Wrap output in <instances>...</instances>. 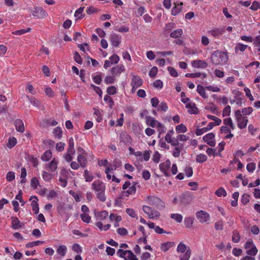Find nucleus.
<instances>
[{"mask_svg": "<svg viewBox=\"0 0 260 260\" xmlns=\"http://www.w3.org/2000/svg\"><path fill=\"white\" fill-rule=\"evenodd\" d=\"M116 253L120 257L123 258L125 260H126V257H127V255H132V251L129 250H123L122 249H119L118 250Z\"/></svg>", "mask_w": 260, "mask_h": 260, "instance_id": "nucleus-25", "label": "nucleus"}, {"mask_svg": "<svg viewBox=\"0 0 260 260\" xmlns=\"http://www.w3.org/2000/svg\"><path fill=\"white\" fill-rule=\"evenodd\" d=\"M110 41L113 46L117 47L121 42V37L116 34H112L110 36Z\"/></svg>", "mask_w": 260, "mask_h": 260, "instance_id": "nucleus-15", "label": "nucleus"}, {"mask_svg": "<svg viewBox=\"0 0 260 260\" xmlns=\"http://www.w3.org/2000/svg\"><path fill=\"white\" fill-rule=\"evenodd\" d=\"M126 212L129 216L133 218H138L137 215L135 212V211L131 208H127L126 209Z\"/></svg>", "mask_w": 260, "mask_h": 260, "instance_id": "nucleus-60", "label": "nucleus"}, {"mask_svg": "<svg viewBox=\"0 0 260 260\" xmlns=\"http://www.w3.org/2000/svg\"><path fill=\"white\" fill-rule=\"evenodd\" d=\"M197 218L201 223L206 222L210 218L209 214L206 211L201 210L196 213Z\"/></svg>", "mask_w": 260, "mask_h": 260, "instance_id": "nucleus-10", "label": "nucleus"}, {"mask_svg": "<svg viewBox=\"0 0 260 260\" xmlns=\"http://www.w3.org/2000/svg\"><path fill=\"white\" fill-rule=\"evenodd\" d=\"M223 32L224 30H223L222 29H215L211 30V34L214 37H218L221 35Z\"/></svg>", "mask_w": 260, "mask_h": 260, "instance_id": "nucleus-57", "label": "nucleus"}, {"mask_svg": "<svg viewBox=\"0 0 260 260\" xmlns=\"http://www.w3.org/2000/svg\"><path fill=\"white\" fill-rule=\"evenodd\" d=\"M192 66L194 68H206L208 66V63L202 60H193L191 62Z\"/></svg>", "mask_w": 260, "mask_h": 260, "instance_id": "nucleus-20", "label": "nucleus"}, {"mask_svg": "<svg viewBox=\"0 0 260 260\" xmlns=\"http://www.w3.org/2000/svg\"><path fill=\"white\" fill-rule=\"evenodd\" d=\"M31 30V28L30 27H28L27 29H19L16 31H15L13 32V34L16 35H23L26 32H29Z\"/></svg>", "mask_w": 260, "mask_h": 260, "instance_id": "nucleus-56", "label": "nucleus"}, {"mask_svg": "<svg viewBox=\"0 0 260 260\" xmlns=\"http://www.w3.org/2000/svg\"><path fill=\"white\" fill-rule=\"evenodd\" d=\"M107 92L109 95L115 94L117 92V89L114 86H110L107 88Z\"/></svg>", "mask_w": 260, "mask_h": 260, "instance_id": "nucleus-58", "label": "nucleus"}, {"mask_svg": "<svg viewBox=\"0 0 260 260\" xmlns=\"http://www.w3.org/2000/svg\"><path fill=\"white\" fill-rule=\"evenodd\" d=\"M176 131L178 133H184L187 131V128L184 124H180L176 126Z\"/></svg>", "mask_w": 260, "mask_h": 260, "instance_id": "nucleus-48", "label": "nucleus"}, {"mask_svg": "<svg viewBox=\"0 0 260 260\" xmlns=\"http://www.w3.org/2000/svg\"><path fill=\"white\" fill-rule=\"evenodd\" d=\"M215 194L218 197H225L226 196V192L225 189L222 187H220L215 191Z\"/></svg>", "mask_w": 260, "mask_h": 260, "instance_id": "nucleus-54", "label": "nucleus"}, {"mask_svg": "<svg viewBox=\"0 0 260 260\" xmlns=\"http://www.w3.org/2000/svg\"><path fill=\"white\" fill-rule=\"evenodd\" d=\"M147 225L150 229H154L156 233L160 234L162 233L170 234V232H167L163 229L160 228L159 226H155L153 222L149 221L147 223Z\"/></svg>", "mask_w": 260, "mask_h": 260, "instance_id": "nucleus-18", "label": "nucleus"}, {"mask_svg": "<svg viewBox=\"0 0 260 260\" xmlns=\"http://www.w3.org/2000/svg\"><path fill=\"white\" fill-rule=\"evenodd\" d=\"M174 5L175 6L172 10V14L173 15L176 16L181 11L183 3L182 2L178 4L174 3Z\"/></svg>", "mask_w": 260, "mask_h": 260, "instance_id": "nucleus-29", "label": "nucleus"}, {"mask_svg": "<svg viewBox=\"0 0 260 260\" xmlns=\"http://www.w3.org/2000/svg\"><path fill=\"white\" fill-rule=\"evenodd\" d=\"M214 137L215 135L213 133H210L204 136L203 139L211 147H214L216 144L215 140H213Z\"/></svg>", "mask_w": 260, "mask_h": 260, "instance_id": "nucleus-11", "label": "nucleus"}, {"mask_svg": "<svg viewBox=\"0 0 260 260\" xmlns=\"http://www.w3.org/2000/svg\"><path fill=\"white\" fill-rule=\"evenodd\" d=\"M205 89L203 86L198 85L197 86V91L198 93L204 99H207L208 96L206 95Z\"/></svg>", "mask_w": 260, "mask_h": 260, "instance_id": "nucleus-34", "label": "nucleus"}, {"mask_svg": "<svg viewBox=\"0 0 260 260\" xmlns=\"http://www.w3.org/2000/svg\"><path fill=\"white\" fill-rule=\"evenodd\" d=\"M145 119L147 125L152 127H155L157 126L158 122H159V121L155 120L154 118L150 116H146L145 117Z\"/></svg>", "mask_w": 260, "mask_h": 260, "instance_id": "nucleus-21", "label": "nucleus"}, {"mask_svg": "<svg viewBox=\"0 0 260 260\" xmlns=\"http://www.w3.org/2000/svg\"><path fill=\"white\" fill-rule=\"evenodd\" d=\"M136 186H139V183L138 182H134L132 185L129 187L128 190L122 192V196L123 197H127L131 194H134L136 192Z\"/></svg>", "mask_w": 260, "mask_h": 260, "instance_id": "nucleus-8", "label": "nucleus"}, {"mask_svg": "<svg viewBox=\"0 0 260 260\" xmlns=\"http://www.w3.org/2000/svg\"><path fill=\"white\" fill-rule=\"evenodd\" d=\"M146 201L150 206H154L158 210L163 209L165 207V203L156 197L148 196Z\"/></svg>", "mask_w": 260, "mask_h": 260, "instance_id": "nucleus-2", "label": "nucleus"}, {"mask_svg": "<svg viewBox=\"0 0 260 260\" xmlns=\"http://www.w3.org/2000/svg\"><path fill=\"white\" fill-rule=\"evenodd\" d=\"M12 228L14 230H17L22 226V223L20 222L16 217H12Z\"/></svg>", "mask_w": 260, "mask_h": 260, "instance_id": "nucleus-27", "label": "nucleus"}, {"mask_svg": "<svg viewBox=\"0 0 260 260\" xmlns=\"http://www.w3.org/2000/svg\"><path fill=\"white\" fill-rule=\"evenodd\" d=\"M116 80V78L112 75L107 76L104 79V82L106 84H111L114 83Z\"/></svg>", "mask_w": 260, "mask_h": 260, "instance_id": "nucleus-40", "label": "nucleus"}, {"mask_svg": "<svg viewBox=\"0 0 260 260\" xmlns=\"http://www.w3.org/2000/svg\"><path fill=\"white\" fill-rule=\"evenodd\" d=\"M92 188L95 190L97 192L101 191H105V185L104 184L99 181H94L92 184Z\"/></svg>", "mask_w": 260, "mask_h": 260, "instance_id": "nucleus-13", "label": "nucleus"}, {"mask_svg": "<svg viewBox=\"0 0 260 260\" xmlns=\"http://www.w3.org/2000/svg\"><path fill=\"white\" fill-rule=\"evenodd\" d=\"M184 224L187 228H190L193 222V218L190 217H186L184 219Z\"/></svg>", "mask_w": 260, "mask_h": 260, "instance_id": "nucleus-49", "label": "nucleus"}, {"mask_svg": "<svg viewBox=\"0 0 260 260\" xmlns=\"http://www.w3.org/2000/svg\"><path fill=\"white\" fill-rule=\"evenodd\" d=\"M119 138L120 141L123 142L125 144H130L132 142L131 137L127 133L125 132L120 133Z\"/></svg>", "mask_w": 260, "mask_h": 260, "instance_id": "nucleus-19", "label": "nucleus"}, {"mask_svg": "<svg viewBox=\"0 0 260 260\" xmlns=\"http://www.w3.org/2000/svg\"><path fill=\"white\" fill-rule=\"evenodd\" d=\"M188 249V247L186 246V245L181 242L180 243L178 246H177V251L178 252V253H184V252H185L186 251H187Z\"/></svg>", "mask_w": 260, "mask_h": 260, "instance_id": "nucleus-38", "label": "nucleus"}, {"mask_svg": "<svg viewBox=\"0 0 260 260\" xmlns=\"http://www.w3.org/2000/svg\"><path fill=\"white\" fill-rule=\"evenodd\" d=\"M42 177H43V179L45 181L49 182L52 179L53 175L51 174H50L45 171H44L42 172Z\"/></svg>", "mask_w": 260, "mask_h": 260, "instance_id": "nucleus-46", "label": "nucleus"}, {"mask_svg": "<svg viewBox=\"0 0 260 260\" xmlns=\"http://www.w3.org/2000/svg\"><path fill=\"white\" fill-rule=\"evenodd\" d=\"M84 7H80L74 13V16L77 18V19H81L85 16L84 14H82Z\"/></svg>", "mask_w": 260, "mask_h": 260, "instance_id": "nucleus-32", "label": "nucleus"}, {"mask_svg": "<svg viewBox=\"0 0 260 260\" xmlns=\"http://www.w3.org/2000/svg\"><path fill=\"white\" fill-rule=\"evenodd\" d=\"M248 46L242 43H237L235 47V51L236 53H238L239 51L243 52L247 48Z\"/></svg>", "mask_w": 260, "mask_h": 260, "instance_id": "nucleus-31", "label": "nucleus"}, {"mask_svg": "<svg viewBox=\"0 0 260 260\" xmlns=\"http://www.w3.org/2000/svg\"><path fill=\"white\" fill-rule=\"evenodd\" d=\"M72 250L76 253H81L82 249L79 244L76 243L74 244L72 246Z\"/></svg>", "mask_w": 260, "mask_h": 260, "instance_id": "nucleus-61", "label": "nucleus"}, {"mask_svg": "<svg viewBox=\"0 0 260 260\" xmlns=\"http://www.w3.org/2000/svg\"><path fill=\"white\" fill-rule=\"evenodd\" d=\"M39 184L38 179L36 177H33L30 181V186L34 189L37 188Z\"/></svg>", "mask_w": 260, "mask_h": 260, "instance_id": "nucleus-64", "label": "nucleus"}, {"mask_svg": "<svg viewBox=\"0 0 260 260\" xmlns=\"http://www.w3.org/2000/svg\"><path fill=\"white\" fill-rule=\"evenodd\" d=\"M240 240V236L239 233L237 230H235L233 232L232 241L234 243H238Z\"/></svg>", "mask_w": 260, "mask_h": 260, "instance_id": "nucleus-44", "label": "nucleus"}, {"mask_svg": "<svg viewBox=\"0 0 260 260\" xmlns=\"http://www.w3.org/2000/svg\"><path fill=\"white\" fill-rule=\"evenodd\" d=\"M183 147L182 144H180V146H176L172 153L173 156L175 157H178L180 154V152Z\"/></svg>", "mask_w": 260, "mask_h": 260, "instance_id": "nucleus-42", "label": "nucleus"}, {"mask_svg": "<svg viewBox=\"0 0 260 260\" xmlns=\"http://www.w3.org/2000/svg\"><path fill=\"white\" fill-rule=\"evenodd\" d=\"M16 139L14 137H10L9 139L7 146L9 148H12L16 144Z\"/></svg>", "mask_w": 260, "mask_h": 260, "instance_id": "nucleus-45", "label": "nucleus"}, {"mask_svg": "<svg viewBox=\"0 0 260 260\" xmlns=\"http://www.w3.org/2000/svg\"><path fill=\"white\" fill-rule=\"evenodd\" d=\"M185 107L188 109V112L189 114H197L199 113L198 108L196 107V104L192 102L186 103Z\"/></svg>", "mask_w": 260, "mask_h": 260, "instance_id": "nucleus-17", "label": "nucleus"}, {"mask_svg": "<svg viewBox=\"0 0 260 260\" xmlns=\"http://www.w3.org/2000/svg\"><path fill=\"white\" fill-rule=\"evenodd\" d=\"M160 154L157 151L154 152L152 156V160L155 162L158 163L160 160Z\"/></svg>", "mask_w": 260, "mask_h": 260, "instance_id": "nucleus-59", "label": "nucleus"}, {"mask_svg": "<svg viewBox=\"0 0 260 260\" xmlns=\"http://www.w3.org/2000/svg\"><path fill=\"white\" fill-rule=\"evenodd\" d=\"M53 134L58 139H60L62 135V132L61 128L59 126L55 127L53 130Z\"/></svg>", "mask_w": 260, "mask_h": 260, "instance_id": "nucleus-39", "label": "nucleus"}, {"mask_svg": "<svg viewBox=\"0 0 260 260\" xmlns=\"http://www.w3.org/2000/svg\"><path fill=\"white\" fill-rule=\"evenodd\" d=\"M94 215L97 220H103L108 216V212L106 210L100 212H95Z\"/></svg>", "mask_w": 260, "mask_h": 260, "instance_id": "nucleus-22", "label": "nucleus"}, {"mask_svg": "<svg viewBox=\"0 0 260 260\" xmlns=\"http://www.w3.org/2000/svg\"><path fill=\"white\" fill-rule=\"evenodd\" d=\"M246 169L250 173H252L255 169V164L253 162L248 163L247 165Z\"/></svg>", "mask_w": 260, "mask_h": 260, "instance_id": "nucleus-63", "label": "nucleus"}, {"mask_svg": "<svg viewBox=\"0 0 260 260\" xmlns=\"http://www.w3.org/2000/svg\"><path fill=\"white\" fill-rule=\"evenodd\" d=\"M125 70L124 67L123 65H117L113 67L111 70V74L114 76L115 78L119 76L121 73L124 72Z\"/></svg>", "mask_w": 260, "mask_h": 260, "instance_id": "nucleus-12", "label": "nucleus"}, {"mask_svg": "<svg viewBox=\"0 0 260 260\" xmlns=\"http://www.w3.org/2000/svg\"><path fill=\"white\" fill-rule=\"evenodd\" d=\"M44 241H34V242H29L26 244V248H31L34 246H38L40 244H42L44 243Z\"/></svg>", "mask_w": 260, "mask_h": 260, "instance_id": "nucleus-52", "label": "nucleus"}, {"mask_svg": "<svg viewBox=\"0 0 260 260\" xmlns=\"http://www.w3.org/2000/svg\"><path fill=\"white\" fill-rule=\"evenodd\" d=\"M84 176L86 182H90L93 179V175L90 174L87 170L84 171Z\"/></svg>", "mask_w": 260, "mask_h": 260, "instance_id": "nucleus-50", "label": "nucleus"}, {"mask_svg": "<svg viewBox=\"0 0 260 260\" xmlns=\"http://www.w3.org/2000/svg\"><path fill=\"white\" fill-rule=\"evenodd\" d=\"M191 255V249L188 247V249L183 254L179 256L180 260H189Z\"/></svg>", "mask_w": 260, "mask_h": 260, "instance_id": "nucleus-37", "label": "nucleus"}, {"mask_svg": "<svg viewBox=\"0 0 260 260\" xmlns=\"http://www.w3.org/2000/svg\"><path fill=\"white\" fill-rule=\"evenodd\" d=\"M212 63L215 65H223L228 60V55L224 52L216 50L214 51L211 56Z\"/></svg>", "mask_w": 260, "mask_h": 260, "instance_id": "nucleus-1", "label": "nucleus"}, {"mask_svg": "<svg viewBox=\"0 0 260 260\" xmlns=\"http://www.w3.org/2000/svg\"><path fill=\"white\" fill-rule=\"evenodd\" d=\"M183 34V30L181 28L176 29L170 34V37L172 38H179Z\"/></svg>", "mask_w": 260, "mask_h": 260, "instance_id": "nucleus-33", "label": "nucleus"}, {"mask_svg": "<svg viewBox=\"0 0 260 260\" xmlns=\"http://www.w3.org/2000/svg\"><path fill=\"white\" fill-rule=\"evenodd\" d=\"M245 249H247L246 254L249 255L254 256L257 253V249L255 247L252 240L247 241L244 245Z\"/></svg>", "mask_w": 260, "mask_h": 260, "instance_id": "nucleus-4", "label": "nucleus"}, {"mask_svg": "<svg viewBox=\"0 0 260 260\" xmlns=\"http://www.w3.org/2000/svg\"><path fill=\"white\" fill-rule=\"evenodd\" d=\"M52 157V152L50 150H46L41 156L42 160L48 161Z\"/></svg>", "mask_w": 260, "mask_h": 260, "instance_id": "nucleus-36", "label": "nucleus"}, {"mask_svg": "<svg viewBox=\"0 0 260 260\" xmlns=\"http://www.w3.org/2000/svg\"><path fill=\"white\" fill-rule=\"evenodd\" d=\"M170 217L179 223L181 222L183 219L182 215L181 214L177 213L171 214L170 215Z\"/></svg>", "mask_w": 260, "mask_h": 260, "instance_id": "nucleus-43", "label": "nucleus"}, {"mask_svg": "<svg viewBox=\"0 0 260 260\" xmlns=\"http://www.w3.org/2000/svg\"><path fill=\"white\" fill-rule=\"evenodd\" d=\"M156 127L157 128V131L159 132V135L158 136V137L159 138L160 134L165 132V127L164 124H162L159 122H158L157 125Z\"/></svg>", "mask_w": 260, "mask_h": 260, "instance_id": "nucleus-51", "label": "nucleus"}, {"mask_svg": "<svg viewBox=\"0 0 260 260\" xmlns=\"http://www.w3.org/2000/svg\"><path fill=\"white\" fill-rule=\"evenodd\" d=\"M27 98L28 99L30 103L34 106L38 107L40 105V101L36 99V98L32 96L29 97L28 96H27Z\"/></svg>", "mask_w": 260, "mask_h": 260, "instance_id": "nucleus-47", "label": "nucleus"}, {"mask_svg": "<svg viewBox=\"0 0 260 260\" xmlns=\"http://www.w3.org/2000/svg\"><path fill=\"white\" fill-rule=\"evenodd\" d=\"M171 167V161L169 160H167L165 162H161L159 164V169L166 176H169L170 174L168 171Z\"/></svg>", "mask_w": 260, "mask_h": 260, "instance_id": "nucleus-9", "label": "nucleus"}, {"mask_svg": "<svg viewBox=\"0 0 260 260\" xmlns=\"http://www.w3.org/2000/svg\"><path fill=\"white\" fill-rule=\"evenodd\" d=\"M31 199H34L31 202V205L32 206V209L34 211L35 214H37L39 211V204L38 203V198L36 196H31L30 198Z\"/></svg>", "mask_w": 260, "mask_h": 260, "instance_id": "nucleus-23", "label": "nucleus"}, {"mask_svg": "<svg viewBox=\"0 0 260 260\" xmlns=\"http://www.w3.org/2000/svg\"><path fill=\"white\" fill-rule=\"evenodd\" d=\"M77 161L79 165L82 168H85L87 164V158L85 156L82 154H79L77 157Z\"/></svg>", "mask_w": 260, "mask_h": 260, "instance_id": "nucleus-26", "label": "nucleus"}, {"mask_svg": "<svg viewBox=\"0 0 260 260\" xmlns=\"http://www.w3.org/2000/svg\"><path fill=\"white\" fill-rule=\"evenodd\" d=\"M174 242H167L166 243H161L160 245V249L164 252H166L169 249L174 245Z\"/></svg>", "mask_w": 260, "mask_h": 260, "instance_id": "nucleus-28", "label": "nucleus"}, {"mask_svg": "<svg viewBox=\"0 0 260 260\" xmlns=\"http://www.w3.org/2000/svg\"><path fill=\"white\" fill-rule=\"evenodd\" d=\"M67 251V248L65 245H60L58 246L56 250V252L61 255V256H64Z\"/></svg>", "mask_w": 260, "mask_h": 260, "instance_id": "nucleus-35", "label": "nucleus"}, {"mask_svg": "<svg viewBox=\"0 0 260 260\" xmlns=\"http://www.w3.org/2000/svg\"><path fill=\"white\" fill-rule=\"evenodd\" d=\"M132 80L131 82V85L133 86V88H138L141 86L143 84L142 79L137 75H132Z\"/></svg>", "mask_w": 260, "mask_h": 260, "instance_id": "nucleus-14", "label": "nucleus"}, {"mask_svg": "<svg viewBox=\"0 0 260 260\" xmlns=\"http://www.w3.org/2000/svg\"><path fill=\"white\" fill-rule=\"evenodd\" d=\"M96 197L100 201L102 202H105L106 199L105 194V191H102L97 192Z\"/></svg>", "mask_w": 260, "mask_h": 260, "instance_id": "nucleus-62", "label": "nucleus"}, {"mask_svg": "<svg viewBox=\"0 0 260 260\" xmlns=\"http://www.w3.org/2000/svg\"><path fill=\"white\" fill-rule=\"evenodd\" d=\"M58 162L55 158H53L49 163L46 165L45 169L49 172H54L57 168Z\"/></svg>", "mask_w": 260, "mask_h": 260, "instance_id": "nucleus-16", "label": "nucleus"}, {"mask_svg": "<svg viewBox=\"0 0 260 260\" xmlns=\"http://www.w3.org/2000/svg\"><path fill=\"white\" fill-rule=\"evenodd\" d=\"M109 59L110 60H106L105 61L104 65V68L107 69L112 64L117 63L119 60V57L117 54H114L109 58Z\"/></svg>", "mask_w": 260, "mask_h": 260, "instance_id": "nucleus-7", "label": "nucleus"}, {"mask_svg": "<svg viewBox=\"0 0 260 260\" xmlns=\"http://www.w3.org/2000/svg\"><path fill=\"white\" fill-rule=\"evenodd\" d=\"M80 217L82 221L86 223H89L91 220V217L86 213H83L80 215Z\"/></svg>", "mask_w": 260, "mask_h": 260, "instance_id": "nucleus-53", "label": "nucleus"}, {"mask_svg": "<svg viewBox=\"0 0 260 260\" xmlns=\"http://www.w3.org/2000/svg\"><path fill=\"white\" fill-rule=\"evenodd\" d=\"M237 121L238 126L240 129H243L245 128L247 125L248 119L246 117H243L239 119H238Z\"/></svg>", "mask_w": 260, "mask_h": 260, "instance_id": "nucleus-30", "label": "nucleus"}, {"mask_svg": "<svg viewBox=\"0 0 260 260\" xmlns=\"http://www.w3.org/2000/svg\"><path fill=\"white\" fill-rule=\"evenodd\" d=\"M14 124L17 131L20 133L24 132L25 129L24 126L23 121L21 119H16L14 122Z\"/></svg>", "mask_w": 260, "mask_h": 260, "instance_id": "nucleus-24", "label": "nucleus"}, {"mask_svg": "<svg viewBox=\"0 0 260 260\" xmlns=\"http://www.w3.org/2000/svg\"><path fill=\"white\" fill-rule=\"evenodd\" d=\"M142 210L145 213L148 215L149 218H158L160 216V214L158 211L153 209L148 206H143Z\"/></svg>", "mask_w": 260, "mask_h": 260, "instance_id": "nucleus-3", "label": "nucleus"}, {"mask_svg": "<svg viewBox=\"0 0 260 260\" xmlns=\"http://www.w3.org/2000/svg\"><path fill=\"white\" fill-rule=\"evenodd\" d=\"M104 100L106 102H107L109 104V106L112 108L113 106L114 105V101L111 97H110L108 95H105L104 98Z\"/></svg>", "mask_w": 260, "mask_h": 260, "instance_id": "nucleus-55", "label": "nucleus"}, {"mask_svg": "<svg viewBox=\"0 0 260 260\" xmlns=\"http://www.w3.org/2000/svg\"><path fill=\"white\" fill-rule=\"evenodd\" d=\"M31 13L33 16L38 18H43L47 16V12L41 7L34 8Z\"/></svg>", "mask_w": 260, "mask_h": 260, "instance_id": "nucleus-6", "label": "nucleus"}, {"mask_svg": "<svg viewBox=\"0 0 260 260\" xmlns=\"http://www.w3.org/2000/svg\"><path fill=\"white\" fill-rule=\"evenodd\" d=\"M207 160V156L204 154H199L196 156V161L199 163H203Z\"/></svg>", "mask_w": 260, "mask_h": 260, "instance_id": "nucleus-41", "label": "nucleus"}, {"mask_svg": "<svg viewBox=\"0 0 260 260\" xmlns=\"http://www.w3.org/2000/svg\"><path fill=\"white\" fill-rule=\"evenodd\" d=\"M193 198V196L192 193L190 192H186L180 196L179 200L182 205L186 206L191 203Z\"/></svg>", "mask_w": 260, "mask_h": 260, "instance_id": "nucleus-5", "label": "nucleus"}]
</instances>
